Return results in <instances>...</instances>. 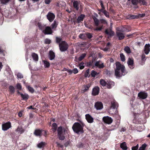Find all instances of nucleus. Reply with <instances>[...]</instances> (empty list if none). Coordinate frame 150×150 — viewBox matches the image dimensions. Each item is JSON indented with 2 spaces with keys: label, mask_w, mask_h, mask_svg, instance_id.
I'll list each match as a JSON object with an SVG mask.
<instances>
[{
  "label": "nucleus",
  "mask_w": 150,
  "mask_h": 150,
  "mask_svg": "<svg viewBox=\"0 0 150 150\" xmlns=\"http://www.w3.org/2000/svg\"><path fill=\"white\" fill-rule=\"evenodd\" d=\"M116 69L115 71V75L116 77H121L127 73L124 66L121 64L119 62H116Z\"/></svg>",
  "instance_id": "1"
},
{
  "label": "nucleus",
  "mask_w": 150,
  "mask_h": 150,
  "mask_svg": "<svg viewBox=\"0 0 150 150\" xmlns=\"http://www.w3.org/2000/svg\"><path fill=\"white\" fill-rule=\"evenodd\" d=\"M56 42L59 43V49L61 51L63 52L66 50L68 49V45L65 41H62L60 38H56Z\"/></svg>",
  "instance_id": "2"
},
{
  "label": "nucleus",
  "mask_w": 150,
  "mask_h": 150,
  "mask_svg": "<svg viewBox=\"0 0 150 150\" xmlns=\"http://www.w3.org/2000/svg\"><path fill=\"white\" fill-rule=\"evenodd\" d=\"M83 126L80 123L75 122L72 128L74 132L77 133L79 134L83 132Z\"/></svg>",
  "instance_id": "3"
},
{
  "label": "nucleus",
  "mask_w": 150,
  "mask_h": 150,
  "mask_svg": "<svg viewBox=\"0 0 150 150\" xmlns=\"http://www.w3.org/2000/svg\"><path fill=\"white\" fill-rule=\"evenodd\" d=\"M128 32L129 30H123L121 31H119L116 32L117 36L119 40H122L125 38V34L122 32Z\"/></svg>",
  "instance_id": "4"
},
{
  "label": "nucleus",
  "mask_w": 150,
  "mask_h": 150,
  "mask_svg": "<svg viewBox=\"0 0 150 150\" xmlns=\"http://www.w3.org/2000/svg\"><path fill=\"white\" fill-rule=\"evenodd\" d=\"M47 19L50 22H52L55 18L54 14L51 12H49L47 15Z\"/></svg>",
  "instance_id": "5"
},
{
  "label": "nucleus",
  "mask_w": 150,
  "mask_h": 150,
  "mask_svg": "<svg viewBox=\"0 0 150 150\" xmlns=\"http://www.w3.org/2000/svg\"><path fill=\"white\" fill-rule=\"evenodd\" d=\"M94 107L97 110H100L103 108V105L101 102H97L95 103Z\"/></svg>",
  "instance_id": "6"
},
{
  "label": "nucleus",
  "mask_w": 150,
  "mask_h": 150,
  "mask_svg": "<svg viewBox=\"0 0 150 150\" xmlns=\"http://www.w3.org/2000/svg\"><path fill=\"white\" fill-rule=\"evenodd\" d=\"M104 122L108 124H110L112 122V119L108 116L105 117L103 119Z\"/></svg>",
  "instance_id": "7"
},
{
  "label": "nucleus",
  "mask_w": 150,
  "mask_h": 150,
  "mask_svg": "<svg viewBox=\"0 0 150 150\" xmlns=\"http://www.w3.org/2000/svg\"><path fill=\"white\" fill-rule=\"evenodd\" d=\"M43 32L45 34H51L52 33V30L50 27L47 26L46 27L45 30L43 31Z\"/></svg>",
  "instance_id": "8"
},
{
  "label": "nucleus",
  "mask_w": 150,
  "mask_h": 150,
  "mask_svg": "<svg viewBox=\"0 0 150 150\" xmlns=\"http://www.w3.org/2000/svg\"><path fill=\"white\" fill-rule=\"evenodd\" d=\"M25 129L21 125L18 126L17 129L16 130V132L18 134H21L24 132Z\"/></svg>",
  "instance_id": "9"
},
{
  "label": "nucleus",
  "mask_w": 150,
  "mask_h": 150,
  "mask_svg": "<svg viewBox=\"0 0 150 150\" xmlns=\"http://www.w3.org/2000/svg\"><path fill=\"white\" fill-rule=\"evenodd\" d=\"M138 97L141 99H145L147 96V94L144 92H140L138 94Z\"/></svg>",
  "instance_id": "10"
},
{
  "label": "nucleus",
  "mask_w": 150,
  "mask_h": 150,
  "mask_svg": "<svg viewBox=\"0 0 150 150\" xmlns=\"http://www.w3.org/2000/svg\"><path fill=\"white\" fill-rule=\"evenodd\" d=\"M11 127V123L10 122H7L2 125V129L3 130L6 131L10 128Z\"/></svg>",
  "instance_id": "11"
},
{
  "label": "nucleus",
  "mask_w": 150,
  "mask_h": 150,
  "mask_svg": "<svg viewBox=\"0 0 150 150\" xmlns=\"http://www.w3.org/2000/svg\"><path fill=\"white\" fill-rule=\"evenodd\" d=\"M127 63L129 67L131 69H132L134 68L133 65V60L132 59L129 58L128 59Z\"/></svg>",
  "instance_id": "12"
},
{
  "label": "nucleus",
  "mask_w": 150,
  "mask_h": 150,
  "mask_svg": "<svg viewBox=\"0 0 150 150\" xmlns=\"http://www.w3.org/2000/svg\"><path fill=\"white\" fill-rule=\"evenodd\" d=\"M150 51V45L149 44H146L144 46V51L145 53L148 54Z\"/></svg>",
  "instance_id": "13"
},
{
  "label": "nucleus",
  "mask_w": 150,
  "mask_h": 150,
  "mask_svg": "<svg viewBox=\"0 0 150 150\" xmlns=\"http://www.w3.org/2000/svg\"><path fill=\"white\" fill-rule=\"evenodd\" d=\"M43 131L44 132L45 134L46 135L47 134L46 131L40 129L36 130L34 132V134L36 136H40L42 135V133Z\"/></svg>",
  "instance_id": "14"
},
{
  "label": "nucleus",
  "mask_w": 150,
  "mask_h": 150,
  "mask_svg": "<svg viewBox=\"0 0 150 150\" xmlns=\"http://www.w3.org/2000/svg\"><path fill=\"white\" fill-rule=\"evenodd\" d=\"M105 32L109 37L112 36L114 34V32L112 30V29H106Z\"/></svg>",
  "instance_id": "15"
},
{
  "label": "nucleus",
  "mask_w": 150,
  "mask_h": 150,
  "mask_svg": "<svg viewBox=\"0 0 150 150\" xmlns=\"http://www.w3.org/2000/svg\"><path fill=\"white\" fill-rule=\"evenodd\" d=\"M99 91V88L98 87H94L93 89L92 94L93 96H96L98 94Z\"/></svg>",
  "instance_id": "16"
},
{
  "label": "nucleus",
  "mask_w": 150,
  "mask_h": 150,
  "mask_svg": "<svg viewBox=\"0 0 150 150\" xmlns=\"http://www.w3.org/2000/svg\"><path fill=\"white\" fill-rule=\"evenodd\" d=\"M85 116L86 119L88 122L91 123L93 122V118L89 114H87Z\"/></svg>",
  "instance_id": "17"
},
{
  "label": "nucleus",
  "mask_w": 150,
  "mask_h": 150,
  "mask_svg": "<svg viewBox=\"0 0 150 150\" xmlns=\"http://www.w3.org/2000/svg\"><path fill=\"white\" fill-rule=\"evenodd\" d=\"M95 65L99 68H102L104 67L103 63L100 61L96 62L95 63Z\"/></svg>",
  "instance_id": "18"
},
{
  "label": "nucleus",
  "mask_w": 150,
  "mask_h": 150,
  "mask_svg": "<svg viewBox=\"0 0 150 150\" xmlns=\"http://www.w3.org/2000/svg\"><path fill=\"white\" fill-rule=\"evenodd\" d=\"M55 55L54 53L52 51H50L49 53V58L50 60H52L55 58Z\"/></svg>",
  "instance_id": "19"
},
{
  "label": "nucleus",
  "mask_w": 150,
  "mask_h": 150,
  "mask_svg": "<svg viewBox=\"0 0 150 150\" xmlns=\"http://www.w3.org/2000/svg\"><path fill=\"white\" fill-rule=\"evenodd\" d=\"M93 20L95 25L96 26H97L99 25L100 21L97 18L94 16H93L92 17Z\"/></svg>",
  "instance_id": "20"
},
{
  "label": "nucleus",
  "mask_w": 150,
  "mask_h": 150,
  "mask_svg": "<svg viewBox=\"0 0 150 150\" xmlns=\"http://www.w3.org/2000/svg\"><path fill=\"white\" fill-rule=\"evenodd\" d=\"M114 84L115 83L113 81H108L106 83V86L108 88H110L114 85Z\"/></svg>",
  "instance_id": "21"
},
{
  "label": "nucleus",
  "mask_w": 150,
  "mask_h": 150,
  "mask_svg": "<svg viewBox=\"0 0 150 150\" xmlns=\"http://www.w3.org/2000/svg\"><path fill=\"white\" fill-rule=\"evenodd\" d=\"M31 55L34 61H38V57L37 54L35 53H32Z\"/></svg>",
  "instance_id": "22"
},
{
  "label": "nucleus",
  "mask_w": 150,
  "mask_h": 150,
  "mask_svg": "<svg viewBox=\"0 0 150 150\" xmlns=\"http://www.w3.org/2000/svg\"><path fill=\"white\" fill-rule=\"evenodd\" d=\"M46 145V143L45 142H41L37 144V146L38 148H41L44 147Z\"/></svg>",
  "instance_id": "23"
},
{
  "label": "nucleus",
  "mask_w": 150,
  "mask_h": 150,
  "mask_svg": "<svg viewBox=\"0 0 150 150\" xmlns=\"http://www.w3.org/2000/svg\"><path fill=\"white\" fill-rule=\"evenodd\" d=\"M120 147L123 150H126L127 149L126 144L125 142H123L121 144Z\"/></svg>",
  "instance_id": "24"
},
{
  "label": "nucleus",
  "mask_w": 150,
  "mask_h": 150,
  "mask_svg": "<svg viewBox=\"0 0 150 150\" xmlns=\"http://www.w3.org/2000/svg\"><path fill=\"white\" fill-rule=\"evenodd\" d=\"M20 95L23 100H27L29 98L28 95L27 94L21 93Z\"/></svg>",
  "instance_id": "25"
},
{
  "label": "nucleus",
  "mask_w": 150,
  "mask_h": 150,
  "mask_svg": "<svg viewBox=\"0 0 150 150\" xmlns=\"http://www.w3.org/2000/svg\"><path fill=\"white\" fill-rule=\"evenodd\" d=\"M57 132L58 135L62 134H63L62 127L61 126L58 127Z\"/></svg>",
  "instance_id": "26"
},
{
  "label": "nucleus",
  "mask_w": 150,
  "mask_h": 150,
  "mask_svg": "<svg viewBox=\"0 0 150 150\" xmlns=\"http://www.w3.org/2000/svg\"><path fill=\"white\" fill-rule=\"evenodd\" d=\"M111 108L114 109L116 107L118 106V104L115 101H113L111 103Z\"/></svg>",
  "instance_id": "27"
},
{
  "label": "nucleus",
  "mask_w": 150,
  "mask_h": 150,
  "mask_svg": "<svg viewBox=\"0 0 150 150\" xmlns=\"http://www.w3.org/2000/svg\"><path fill=\"white\" fill-rule=\"evenodd\" d=\"M124 50L125 52L127 54H130L131 52L130 48L128 46L125 47L124 48Z\"/></svg>",
  "instance_id": "28"
},
{
  "label": "nucleus",
  "mask_w": 150,
  "mask_h": 150,
  "mask_svg": "<svg viewBox=\"0 0 150 150\" xmlns=\"http://www.w3.org/2000/svg\"><path fill=\"white\" fill-rule=\"evenodd\" d=\"M139 3L143 5H146L147 4V2L146 0H139Z\"/></svg>",
  "instance_id": "29"
},
{
  "label": "nucleus",
  "mask_w": 150,
  "mask_h": 150,
  "mask_svg": "<svg viewBox=\"0 0 150 150\" xmlns=\"http://www.w3.org/2000/svg\"><path fill=\"white\" fill-rule=\"evenodd\" d=\"M90 86V85L89 84H88L84 86L83 88V91H84L85 92L88 90Z\"/></svg>",
  "instance_id": "30"
},
{
  "label": "nucleus",
  "mask_w": 150,
  "mask_h": 150,
  "mask_svg": "<svg viewBox=\"0 0 150 150\" xmlns=\"http://www.w3.org/2000/svg\"><path fill=\"white\" fill-rule=\"evenodd\" d=\"M58 25V23L55 21H54V22L52 24V29L56 28Z\"/></svg>",
  "instance_id": "31"
},
{
  "label": "nucleus",
  "mask_w": 150,
  "mask_h": 150,
  "mask_svg": "<svg viewBox=\"0 0 150 150\" xmlns=\"http://www.w3.org/2000/svg\"><path fill=\"white\" fill-rule=\"evenodd\" d=\"M43 62L44 64V66L45 67L48 68L50 66V64L49 62L47 61H43Z\"/></svg>",
  "instance_id": "32"
},
{
  "label": "nucleus",
  "mask_w": 150,
  "mask_h": 150,
  "mask_svg": "<svg viewBox=\"0 0 150 150\" xmlns=\"http://www.w3.org/2000/svg\"><path fill=\"white\" fill-rule=\"evenodd\" d=\"M73 6L77 10L79 9L78 2L77 1H75L73 3Z\"/></svg>",
  "instance_id": "33"
},
{
  "label": "nucleus",
  "mask_w": 150,
  "mask_h": 150,
  "mask_svg": "<svg viewBox=\"0 0 150 150\" xmlns=\"http://www.w3.org/2000/svg\"><path fill=\"white\" fill-rule=\"evenodd\" d=\"M85 15L83 14H81L80 16H79L77 19V20L79 21H82L85 17Z\"/></svg>",
  "instance_id": "34"
},
{
  "label": "nucleus",
  "mask_w": 150,
  "mask_h": 150,
  "mask_svg": "<svg viewBox=\"0 0 150 150\" xmlns=\"http://www.w3.org/2000/svg\"><path fill=\"white\" fill-rule=\"evenodd\" d=\"M86 33L81 34L79 35V37L81 39H86Z\"/></svg>",
  "instance_id": "35"
},
{
  "label": "nucleus",
  "mask_w": 150,
  "mask_h": 150,
  "mask_svg": "<svg viewBox=\"0 0 150 150\" xmlns=\"http://www.w3.org/2000/svg\"><path fill=\"white\" fill-rule=\"evenodd\" d=\"M52 127L53 132H54L56 131L57 128V124L56 123H53L52 124Z\"/></svg>",
  "instance_id": "36"
},
{
  "label": "nucleus",
  "mask_w": 150,
  "mask_h": 150,
  "mask_svg": "<svg viewBox=\"0 0 150 150\" xmlns=\"http://www.w3.org/2000/svg\"><path fill=\"white\" fill-rule=\"evenodd\" d=\"M100 23L101 24H108L107 22V21L103 19H101L100 20Z\"/></svg>",
  "instance_id": "37"
},
{
  "label": "nucleus",
  "mask_w": 150,
  "mask_h": 150,
  "mask_svg": "<svg viewBox=\"0 0 150 150\" xmlns=\"http://www.w3.org/2000/svg\"><path fill=\"white\" fill-rule=\"evenodd\" d=\"M146 146V144H143L142 146L140 147L138 150H144Z\"/></svg>",
  "instance_id": "38"
},
{
  "label": "nucleus",
  "mask_w": 150,
  "mask_h": 150,
  "mask_svg": "<svg viewBox=\"0 0 150 150\" xmlns=\"http://www.w3.org/2000/svg\"><path fill=\"white\" fill-rule=\"evenodd\" d=\"M9 1V0H0L1 4L4 5L6 4Z\"/></svg>",
  "instance_id": "39"
},
{
  "label": "nucleus",
  "mask_w": 150,
  "mask_h": 150,
  "mask_svg": "<svg viewBox=\"0 0 150 150\" xmlns=\"http://www.w3.org/2000/svg\"><path fill=\"white\" fill-rule=\"evenodd\" d=\"M100 84L103 86H105L106 85L107 83L103 79H101L100 80Z\"/></svg>",
  "instance_id": "40"
},
{
  "label": "nucleus",
  "mask_w": 150,
  "mask_h": 150,
  "mask_svg": "<svg viewBox=\"0 0 150 150\" xmlns=\"http://www.w3.org/2000/svg\"><path fill=\"white\" fill-rule=\"evenodd\" d=\"M86 55V54L85 53L82 54L79 58L78 60L80 61H81L85 57Z\"/></svg>",
  "instance_id": "41"
},
{
  "label": "nucleus",
  "mask_w": 150,
  "mask_h": 150,
  "mask_svg": "<svg viewBox=\"0 0 150 150\" xmlns=\"http://www.w3.org/2000/svg\"><path fill=\"white\" fill-rule=\"evenodd\" d=\"M103 27V25H101L99 27H97L96 28L94 29V31H100L102 29Z\"/></svg>",
  "instance_id": "42"
},
{
  "label": "nucleus",
  "mask_w": 150,
  "mask_h": 150,
  "mask_svg": "<svg viewBox=\"0 0 150 150\" xmlns=\"http://www.w3.org/2000/svg\"><path fill=\"white\" fill-rule=\"evenodd\" d=\"M120 57L122 61L124 62L125 60V57L123 54H120Z\"/></svg>",
  "instance_id": "43"
},
{
  "label": "nucleus",
  "mask_w": 150,
  "mask_h": 150,
  "mask_svg": "<svg viewBox=\"0 0 150 150\" xmlns=\"http://www.w3.org/2000/svg\"><path fill=\"white\" fill-rule=\"evenodd\" d=\"M16 75L17 76V77L18 78L21 79L23 78V75L20 73H18Z\"/></svg>",
  "instance_id": "44"
},
{
  "label": "nucleus",
  "mask_w": 150,
  "mask_h": 150,
  "mask_svg": "<svg viewBox=\"0 0 150 150\" xmlns=\"http://www.w3.org/2000/svg\"><path fill=\"white\" fill-rule=\"evenodd\" d=\"M16 88L19 90H21L22 86L21 84L20 83H17L16 86Z\"/></svg>",
  "instance_id": "45"
},
{
  "label": "nucleus",
  "mask_w": 150,
  "mask_h": 150,
  "mask_svg": "<svg viewBox=\"0 0 150 150\" xmlns=\"http://www.w3.org/2000/svg\"><path fill=\"white\" fill-rule=\"evenodd\" d=\"M97 74V73L96 71L94 70L92 71L91 75L92 76L95 77Z\"/></svg>",
  "instance_id": "46"
},
{
  "label": "nucleus",
  "mask_w": 150,
  "mask_h": 150,
  "mask_svg": "<svg viewBox=\"0 0 150 150\" xmlns=\"http://www.w3.org/2000/svg\"><path fill=\"white\" fill-rule=\"evenodd\" d=\"M84 63L83 62H81L79 64V68L81 69H82L84 68V66H83Z\"/></svg>",
  "instance_id": "47"
},
{
  "label": "nucleus",
  "mask_w": 150,
  "mask_h": 150,
  "mask_svg": "<svg viewBox=\"0 0 150 150\" xmlns=\"http://www.w3.org/2000/svg\"><path fill=\"white\" fill-rule=\"evenodd\" d=\"M9 89L11 92L13 93L14 91L15 88L13 86H10L9 87Z\"/></svg>",
  "instance_id": "48"
},
{
  "label": "nucleus",
  "mask_w": 150,
  "mask_h": 150,
  "mask_svg": "<svg viewBox=\"0 0 150 150\" xmlns=\"http://www.w3.org/2000/svg\"><path fill=\"white\" fill-rule=\"evenodd\" d=\"M28 89L29 91L31 92V93H33L34 91V90L33 89V88L29 86L28 87Z\"/></svg>",
  "instance_id": "49"
},
{
  "label": "nucleus",
  "mask_w": 150,
  "mask_h": 150,
  "mask_svg": "<svg viewBox=\"0 0 150 150\" xmlns=\"http://www.w3.org/2000/svg\"><path fill=\"white\" fill-rule=\"evenodd\" d=\"M105 15L108 18L109 16V13L108 12L106 11V10H105L103 12Z\"/></svg>",
  "instance_id": "50"
},
{
  "label": "nucleus",
  "mask_w": 150,
  "mask_h": 150,
  "mask_svg": "<svg viewBox=\"0 0 150 150\" xmlns=\"http://www.w3.org/2000/svg\"><path fill=\"white\" fill-rule=\"evenodd\" d=\"M132 2L133 5H135L139 2V1L138 0H132Z\"/></svg>",
  "instance_id": "51"
},
{
  "label": "nucleus",
  "mask_w": 150,
  "mask_h": 150,
  "mask_svg": "<svg viewBox=\"0 0 150 150\" xmlns=\"http://www.w3.org/2000/svg\"><path fill=\"white\" fill-rule=\"evenodd\" d=\"M59 138L61 140H63L64 139V136L63 134H62L58 135Z\"/></svg>",
  "instance_id": "52"
},
{
  "label": "nucleus",
  "mask_w": 150,
  "mask_h": 150,
  "mask_svg": "<svg viewBox=\"0 0 150 150\" xmlns=\"http://www.w3.org/2000/svg\"><path fill=\"white\" fill-rule=\"evenodd\" d=\"M139 147V145L137 144L135 146H133L132 147V150H137Z\"/></svg>",
  "instance_id": "53"
},
{
  "label": "nucleus",
  "mask_w": 150,
  "mask_h": 150,
  "mask_svg": "<svg viewBox=\"0 0 150 150\" xmlns=\"http://www.w3.org/2000/svg\"><path fill=\"white\" fill-rule=\"evenodd\" d=\"M89 69H87L85 72V77H86L88 76L89 72Z\"/></svg>",
  "instance_id": "54"
},
{
  "label": "nucleus",
  "mask_w": 150,
  "mask_h": 150,
  "mask_svg": "<svg viewBox=\"0 0 150 150\" xmlns=\"http://www.w3.org/2000/svg\"><path fill=\"white\" fill-rule=\"evenodd\" d=\"M86 38L87 37L88 38L90 39V38H91L92 37V35H91V33H87V34L86 33Z\"/></svg>",
  "instance_id": "55"
},
{
  "label": "nucleus",
  "mask_w": 150,
  "mask_h": 150,
  "mask_svg": "<svg viewBox=\"0 0 150 150\" xmlns=\"http://www.w3.org/2000/svg\"><path fill=\"white\" fill-rule=\"evenodd\" d=\"M45 42L47 44H49L51 42V40L48 39H46L45 40Z\"/></svg>",
  "instance_id": "56"
},
{
  "label": "nucleus",
  "mask_w": 150,
  "mask_h": 150,
  "mask_svg": "<svg viewBox=\"0 0 150 150\" xmlns=\"http://www.w3.org/2000/svg\"><path fill=\"white\" fill-rule=\"evenodd\" d=\"M142 60L143 61H145L146 60V58L145 55L143 54L142 55Z\"/></svg>",
  "instance_id": "57"
},
{
  "label": "nucleus",
  "mask_w": 150,
  "mask_h": 150,
  "mask_svg": "<svg viewBox=\"0 0 150 150\" xmlns=\"http://www.w3.org/2000/svg\"><path fill=\"white\" fill-rule=\"evenodd\" d=\"M72 72L74 74H76L78 72V69L76 68H75L72 70Z\"/></svg>",
  "instance_id": "58"
},
{
  "label": "nucleus",
  "mask_w": 150,
  "mask_h": 150,
  "mask_svg": "<svg viewBox=\"0 0 150 150\" xmlns=\"http://www.w3.org/2000/svg\"><path fill=\"white\" fill-rule=\"evenodd\" d=\"M3 51L2 50L0 47V55H1V56H4V54Z\"/></svg>",
  "instance_id": "59"
},
{
  "label": "nucleus",
  "mask_w": 150,
  "mask_h": 150,
  "mask_svg": "<svg viewBox=\"0 0 150 150\" xmlns=\"http://www.w3.org/2000/svg\"><path fill=\"white\" fill-rule=\"evenodd\" d=\"M38 25L39 28L40 30H42L43 28H42V24H40V23H38Z\"/></svg>",
  "instance_id": "60"
},
{
  "label": "nucleus",
  "mask_w": 150,
  "mask_h": 150,
  "mask_svg": "<svg viewBox=\"0 0 150 150\" xmlns=\"http://www.w3.org/2000/svg\"><path fill=\"white\" fill-rule=\"evenodd\" d=\"M51 2V0H45V3L46 4H49Z\"/></svg>",
  "instance_id": "61"
},
{
  "label": "nucleus",
  "mask_w": 150,
  "mask_h": 150,
  "mask_svg": "<svg viewBox=\"0 0 150 150\" xmlns=\"http://www.w3.org/2000/svg\"><path fill=\"white\" fill-rule=\"evenodd\" d=\"M100 5L102 7V8L103 9H105V8L103 5L102 1H100Z\"/></svg>",
  "instance_id": "62"
},
{
  "label": "nucleus",
  "mask_w": 150,
  "mask_h": 150,
  "mask_svg": "<svg viewBox=\"0 0 150 150\" xmlns=\"http://www.w3.org/2000/svg\"><path fill=\"white\" fill-rule=\"evenodd\" d=\"M18 115L19 117H21L22 116V113L21 112H20L18 113Z\"/></svg>",
  "instance_id": "63"
},
{
  "label": "nucleus",
  "mask_w": 150,
  "mask_h": 150,
  "mask_svg": "<svg viewBox=\"0 0 150 150\" xmlns=\"http://www.w3.org/2000/svg\"><path fill=\"white\" fill-rule=\"evenodd\" d=\"M109 49V48L107 46L105 48H104L103 50L105 51H106L108 50Z\"/></svg>",
  "instance_id": "64"
}]
</instances>
